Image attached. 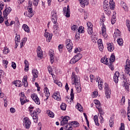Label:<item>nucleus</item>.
<instances>
[{"label":"nucleus","instance_id":"1","mask_svg":"<svg viewBox=\"0 0 130 130\" xmlns=\"http://www.w3.org/2000/svg\"><path fill=\"white\" fill-rule=\"evenodd\" d=\"M72 81L74 82L73 85H75L76 86H80V77L75 74V72L72 73Z\"/></svg>","mask_w":130,"mask_h":130},{"label":"nucleus","instance_id":"2","mask_svg":"<svg viewBox=\"0 0 130 130\" xmlns=\"http://www.w3.org/2000/svg\"><path fill=\"white\" fill-rule=\"evenodd\" d=\"M23 125L25 126V128H26L27 129H29V128H30V126H31V121H30L29 118H24Z\"/></svg>","mask_w":130,"mask_h":130},{"label":"nucleus","instance_id":"3","mask_svg":"<svg viewBox=\"0 0 130 130\" xmlns=\"http://www.w3.org/2000/svg\"><path fill=\"white\" fill-rule=\"evenodd\" d=\"M105 91L106 94V97L108 99V98H110V95H111V90L108 87V84L107 83H105Z\"/></svg>","mask_w":130,"mask_h":130},{"label":"nucleus","instance_id":"4","mask_svg":"<svg viewBox=\"0 0 130 130\" xmlns=\"http://www.w3.org/2000/svg\"><path fill=\"white\" fill-rule=\"evenodd\" d=\"M66 48L68 49L69 52H71L72 51V49H73V43L70 39H68L66 41Z\"/></svg>","mask_w":130,"mask_h":130},{"label":"nucleus","instance_id":"5","mask_svg":"<svg viewBox=\"0 0 130 130\" xmlns=\"http://www.w3.org/2000/svg\"><path fill=\"white\" fill-rule=\"evenodd\" d=\"M63 15L67 17V18H70V6L68 5L67 7H64L63 8Z\"/></svg>","mask_w":130,"mask_h":130},{"label":"nucleus","instance_id":"6","mask_svg":"<svg viewBox=\"0 0 130 130\" xmlns=\"http://www.w3.org/2000/svg\"><path fill=\"white\" fill-rule=\"evenodd\" d=\"M52 16V22L55 24H56V22H57V15H56V12L53 11L51 13Z\"/></svg>","mask_w":130,"mask_h":130},{"label":"nucleus","instance_id":"7","mask_svg":"<svg viewBox=\"0 0 130 130\" xmlns=\"http://www.w3.org/2000/svg\"><path fill=\"white\" fill-rule=\"evenodd\" d=\"M70 96H71V98H70V97L69 96H67L66 98V100L67 102H68V103H70L71 101H73L75 97V94H74V89L73 88L71 89Z\"/></svg>","mask_w":130,"mask_h":130},{"label":"nucleus","instance_id":"8","mask_svg":"<svg viewBox=\"0 0 130 130\" xmlns=\"http://www.w3.org/2000/svg\"><path fill=\"white\" fill-rule=\"evenodd\" d=\"M12 12V8L11 7H8L4 10L3 11V15L4 17L6 18V19H8V15H9V14Z\"/></svg>","mask_w":130,"mask_h":130},{"label":"nucleus","instance_id":"9","mask_svg":"<svg viewBox=\"0 0 130 130\" xmlns=\"http://www.w3.org/2000/svg\"><path fill=\"white\" fill-rule=\"evenodd\" d=\"M21 96L20 99V102L21 105H24V103H26V102H28L29 100L26 99V96H25V94L24 93L21 92Z\"/></svg>","mask_w":130,"mask_h":130},{"label":"nucleus","instance_id":"10","mask_svg":"<svg viewBox=\"0 0 130 130\" xmlns=\"http://www.w3.org/2000/svg\"><path fill=\"white\" fill-rule=\"evenodd\" d=\"M31 99L35 102L36 104L38 105H40V100H39V98L37 96V94H34L31 95Z\"/></svg>","mask_w":130,"mask_h":130},{"label":"nucleus","instance_id":"11","mask_svg":"<svg viewBox=\"0 0 130 130\" xmlns=\"http://www.w3.org/2000/svg\"><path fill=\"white\" fill-rule=\"evenodd\" d=\"M70 118L68 116H66L63 117V119L61 121V125H64V124H68L69 120H70Z\"/></svg>","mask_w":130,"mask_h":130},{"label":"nucleus","instance_id":"12","mask_svg":"<svg viewBox=\"0 0 130 130\" xmlns=\"http://www.w3.org/2000/svg\"><path fill=\"white\" fill-rule=\"evenodd\" d=\"M32 74L33 75L32 82H34L36 78H38V71L37 69H33Z\"/></svg>","mask_w":130,"mask_h":130},{"label":"nucleus","instance_id":"13","mask_svg":"<svg viewBox=\"0 0 130 130\" xmlns=\"http://www.w3.org/2000/svg\"><path fill=\"white\" fill-rule=\"evenodd\" d=\"M79 1L82 8H85V6L89 5V0H79Z\"/></svg>","mask_w":130,"mask_h":130},{"label":"nucleus","instance_id":"14","mask_svg":"<svg viewBox=\"0 0 130 130\" xmlns=\"http://www.w3.org/2000/svg\"><path fill=\"white\" fill-rule=\"evenodd\" d=\"M37 54H38V56L40 57V58H42V57L43 56L42 50L41 49V47H40V46H39L38 47Z\"/></svg>","mask_w":130,"mask_h":130},{"label":"nucleus","instance_id":"15","mask_svg":"<svg viewBox=\"0 0 130 130\" xmlns=\"http://www.w3.org/2000/svg\"><path fill=\"white\" fill-rule=\"evenodd\" d=\"M118 78H119V73L118 72H116L113 77L114 82H115L116 84L118 83Z\"/></svg>","mask_w":130,"mask_h":130},{"label":"nucleus","instance_id":"16","mask_svg":"<svg viewBox=\"0 0 130 130\" xmlns=\"http://www.w3.org/2000/svg\"><path fill=\"white\" fill-rule=\"evenodd\" d=\"M52 97L55 99V100H58V101H59L60 100V95H59V92H55L53 95Z\"/></svg>","mask_w":130,"mask_h":130},{"label":"nucleus","instance_id":"17","mask_svg":"<svg viewBox=\"0 0 130 130\" xmlns=\"http://www.w3.org/2000/svg\"><path fill=\"white\" fill-rule=\"evenodd\" d=\"M27 10L28 12V17L29 18H32L34 14H33V9L31 7H27Z\"/></svg>","mask_w":130,"mask_h":130},{"label":"nucleus","instance_id":"18","mask_svg":"<svg viewBox=\"0 0 130 130\" xmlns=\"http://www.w3.org/2000/svg\"><path fill=\"white\" fill-rule=\"evenodd\" d=\"M123 87H125V90L128 92L129 91V84L127 83V81H123L122 82Z\"/></svg>","mask_w":130,"mask_h":130},{"label":"nucleus","instance_id":"19","mask_svg":"<svg viewBox=\"0 0 130 130\" xmlns=\"http://www.w3.org/2000/svg\"><path fill=\"white\" fill-rule=\"evenodd\" d=\"M103 8L105 13L109 14V15H110L111 14V12L109 11H110V9H109V6L105 5H103Z\"/></svg>","mask_w":130,"mask_h":130},{"label":"nucleus","instance_id":"20","mask_svg":"<svg viewBox=\"0 0 130 130\" xmlns=\"http://www.w3.org/2000/svg\"><path fill=\"white\" fill-rule=\"evenodd\" d=\"M45 37L46 38L47 40H48L49 42H50V40H51L52 38V35H51L48 32H46L45 33Z\"/></svg>","mask_w":130,"mask_h":130},{"label":"nucleus","instance_id":"21","mask_svg":"<svg viewBox=\"0 0 130 130\" xmlns=\"http://www.w3.org/2000/svg\"><path fill=\"white\" fill-rule=\"evenodd\" d=\"M94 103L96 105V108H97L98 110H100V108H101V104L100 103V102L98 101V100H94Z\"/></svg>","mask_w":130,"mask_h":130},{"label":"nucleus","instance_id":"22","mask_svg":"<svg viewBox=\"0 0 130 130\" xmlns=\"http://www.w3.org/2000/svg\"><path fill=\"white\" fill-rule=\"evenodd\" d=\"M107 48L109 51H113L114 50V47L113 45L111 44V43H107Z\"/></svg>","mask_w":130,"mask_h":130},{"label":"nucleus","instance_id":"23","mask_svg":"<svg viewBox=\"0 0 130 130\" xmlns=\"http://www.w3.org/2000/svg\"><path fill=\"white\" fill-rule=\"evenodd\" d=\"M109 4L110 9L111 10H114L115 8V3H114V2H113V0H110Z\"/></svg>","mask_w":130,"mask_h":130},{"label":"nucleus","instance_id":"24","mask_svg":"<svg viewBox=\"0 0 130 130\" xmlns=\"http://www.w3.org/2000/svg\"><path fill=\"white\" fill-rule=\"evenodd\" d=\"M13 85H15L16 87H21L22 82L20 80H16L13 82Z\"/></svg>","mask_w":130,"mask_h":130},{"label":"nucleus","instance_id":"25","mask_svg":"<svg viewBox=\"0 0 130 130\" xmlns=\"http://www.w3.org/2000/svg\"><path fill=\"white\" fill-rule=\"evenodd\" d=\"M22 27L23 28L24 31L27 32V33H29V32H30V28H29V26H28L27 24H23L22 25Z\"/></svg>","mask_w":130,"mask_h":130},{"label":"nucleus","instance_id":"26","mask_svg":"<svg viewBox=\"0 0 130 130\" xmlns=\"http://www.w3.org/2000/svg\"><path fill=\"white\" fill-rule=\"evenodd\" d=\"M22 82L24 87H27V86H28V82L27 81V76H24Z\"/></svg>","mask_w":130,"mask_h":130},{"label":"nucleus","instance_id":"27","mask_svg":"<svg viewBox=\"0 0 130 130\" xmlns=\"http://www.w3.org/2000/svg\"><path fill=\"white\" fill-rule=\"evenodd\" d=\"M76 108L78 109L79 111H83V107H82V105H81V104L79 103H78L76 106Z\"/></svg>","mask_w":130,"mask_h":130},{"label":"nucleus","instance_id":"28","mask_svg":"<svg viewBox=\"0 0 130 130\" xmlns=\"http://www.w3.org/2000/svg\"><path fill=\"white\" fill-rule=\"evenodd\" d=\"M101 62L104 63L105 64H107L108 63V59L105 56L101 59Z\"/></svg>","mask_w":130,"mask_h":130},{"label":"nucleus","instance_id":"29","mask_svg":"<svg viewBox=\"0 0 130 130\" xmlns=\"http://www.w3.org/2000/svg\"><path fill=\"white\" fill-rule=\"evenodd\" d=\"M94 121L95 122V125H96L98 126H99V122L98 121V116L95 115L93 117Z\"/></svg>","mask_w":130,"mask_h":130},{"label":"nucleus","instance_id":"30","mask_svg":"<svg viewBox=\"0 0 130 130\" xmlns=\"http://www.w3.org/2000/svg\"><path fill=\"white\" fill-rule=\"evenodd\" d=\"M71 125H73L74 127H78L80 126V124L77 121L71 122Z\"/></svg>","mask_w":130,"mask_h":130},{"label":"nucleus","instance_id":"31","mask_svg":"<svg viewBox=\"0 0 130 130\" xmlns=\"http://www.w3.org/2000/svg\"><path fill=\"white\" fill-rule=\"evenodd\" d=\"M44 92L46 94V97H49V95H50V93H49V89H48V88L45 87L44 88Z\"/></svg>","mask_w":130,"mask_h":130},{"label":"nucleus","instance_id":"32","mask_svg":"<svg viewBox=\"0 0 130 130\" xmlns=\"http://www.w3.org/2000/svg\"><path fill=\"white\" fill-rule=\"evenodd\" d=\"M49 54H50V60L51 61V63H53L54 61V57L53 56V54L50 53V51H49Z\"/></svg>","mask_w":130,"mask_h":130},{"label":"nucleus","instance_id":"33","mask_svg":"<svg viewBox=\"0 0 130 130\" xmlns=\"http://www.w3.org/2000/svg\"><path fill=\"white\" fill-rule=\"evenodd\" d=\"M47 114L49 117H54V113L50 110L47 111Z\"/></svg>","mask_w":130,"mask_h":130},{"label":"nucleus","instance_id":"34","mask_svg":"<svg viewBox=\"0 0 130 130\" xmlns=\"http://www.w3.org/2000/svg\"><path fill=\"white\" fill-rule=\"evenodd\" d=\"M66 129L67 130H72L73 129V127H72L71 123H68L66 126H65Z\"/></svg>","mask_w":130,"mask_h":130},{"label":"nucleus","instance_id":"35","mask_svg":"<svg viewBox=\"0 0 130 130\" xmlns=\"http://www.w3.org/2000/svg\"><path fill=\"white\" fill-rule=\"evenodd\" d=\"M61 110H66L67 109V104L62 103L60 105Z\"/></svg>","mask_w":130,"mask_h":130},{"label":"nucleus","instance_id":"36","mask_svg":"<svg viewBox=\"0 0 130 130\" xmlns=\"http://www.w3.org/2000/svg\"><path fill=\"white\" fill-rule=\"evenodd\" d=\"M114 60H115V56L112 54L110 58V62H114Z\"/></svg>","mask_w":130,"mask_h":130},{"label":"nucleus","instance_id":"37","mask_svg":"<svg viewBox=\"0 0 130 130\" xmlns=\"http://www.w3.org/2000/svg\"><path fill=\"white\" fill-rule=\"evenodd\" d=\"M37 112L34 111L32 112L33 116H32L33 119H37L38 118V116H37Z\"/></svg>","mask_w":130,"mask_h":130},{"label":"nucleus","instance_id":"38","mask_svg":"<svg viewBox=\"0 0 130 130\" xmlns=\"http://www.w3.org/2000/svg\"><path fill=\"white\" fill-rule=\"evenodd\" d=\"M83 29H84V27L80 26L78 29V31L79 32V33H84V32H85V30H84Z\"/></svg>","mask_w":130,"mask_h":130},{"label":"nucleus","instance_id":"39","mask_svg":"<svg viewBox=\"0 0 130 130\" xmlns=\"http://www.w3.org/2000/svg\"><path fill=\"white\" fill-rule=\"evenodd\" d=\"M77 61H77L76 58L74 57L72 59H71L70 61V63H71V64H75V63H76V62H77Z\"/></svg>","mask_w":130,"mask_h":130},{"label":"nucleus","instance_id":"40","mask_svg":"<svg viewBox=\"0 0 130 130\" xmlns=\"http://www.w3.org/2000/svg\"><path fill=\"white\" fill-rule=\"evenodd\" d=\"M126 25L128 28V31L130 32V21L129 20H126Z\"/></svg>","mask_w":130,"mask_h":130},{"label":"nucleus","instance_id":"41","mask_svg":"<svg viewBox=\"0 0 130 130\" xmlns=\"http://www.w3.org/2000/svg\"><path fill=\"white\" fill-rule=\"evenodd\" d=\"M117 42L119 44V45H121L123 43V40H122V39H118L117 40Z\"/></svg>","mask_w":130,"mask_h":130},{"label":"nucleus","instance_id":"42","mask_svg":"<svg viewBox=\"0 0 130 130\" xmlns=\"http://www.w3.org/2000/svg\"><path fill=\"white\" fill-rule=\"evenodd\" d=\"M9 52H10V51H9V48L6 47L4 48V49L3 50V53H4V54H8Z\"/></svg>","mask_w":130,"mask_h":130},{"label":"nucleus","instance_id":"43","mask_svg":"<svg viewBox=\"0 0 130 130\" xmlns=\"http://www.w3.org/2000/svg\"><path fill=\"white\" fill-rule=\"evenodd\" d=\"M88 33L89 35H92V34L93 33V27H88Z\"/></svg>","mask_w":130,"mask_h":130},{"label":"nucleus","instance_id":"44","mask_svg":"<svg viewBox=\"0 0 130 130\" xmlns=\"http://www.w3.org/2000/svg\"><path fill=\"white\" fill-rule=\"evenodd\" d=\"M32 3L34 4V6H35L36 7L38 6V4L39 3V0H32Z\"/></svg>","mask_w":130,"mask_h":130},{"label":"nucleus","instance_id":"45","mask_svg":"<svg viewBox=\"0 0 130 130\" xmlns=\"http://www.w3.org/2000/svg\"><path fill=\"white\" fill-rule=\"evenodd\" d=\"M115 34H116V36H117V37L120 36V35H121L120 31L118 29H116Z\"/></svg>","mask_w":130,"mask_h":130},{"label":"nucleus","instance_id":"46","mask_svg":"<svg viewBox=\"0 0 130 130\" xmlns=\"http://www.w3.org/2000/svg\"><path fill=\"white\" fill-rule=\"evenodd\" d=\"M102 31L103 34H104V32H106V27H105V25H104V23L102 27Z\"/></svg>","mask_w":130,"mask_h":130},{"label":"nucleus","instance_id":"47","mask_svg":"<svg viewBox=\"0 0 130 130\" xmlns=\"http://www.w3.org/2000/svg\"><path fill=\"white\" fill-rule=\"evenodd\" d=\"M71 29L73 31H77V30H78V26L74 25L71 27Z\"/></svg>","mask_w":130,"mask_h":130},{"label":"nucleus","instance_id":"48","mask_svg":"<svg viewBox=\"0 0 130 130\" xmlns=\"http://www.w3.org/2000/svg\"><path fill=\"white\" fill-rule=\"evenodd\" d=\"M3 63L5 66V69H7L8 68V63H9V61H8V60H4Z\"/></svg>","mask_w":130,"mask_h":130},{"label":"nucleus","instance_id":"49","mask_svg":"<svg viewBox=\"0 0 130 130\" xmlns=\"http://www.w3.org/2000/svg\"><path fill=\"white\" fill-rule=\"evenodd\" d=\"M5 75V72L3 70H0V79ZM2 83V80L0 79V84Z\"/></svg>","mask_w":130,"mask_h":130},{"label":"nucleus","instance_id":"50","mask_svg":"<svg viewBox=\"0 0 130 130\" xmlns=\"http://www.w3.org/2000/svg\"><path fill=\"white\" fill-rule=\"evenodd\" d=\"M99 45V48L101 51H102L103 50V49L104 48V47L103 46V44H98Z\"/></svg>","mask_w":130,"mask_h":130},{"label":"nucleus","instance_id":"51","mask_svg":"<svg viewBox=\"0 0 130 130\" xmlns=\"http://www.w3.org/2000/svg\"><path fill=\"white\" fill-rule=\"evenodd\" d=\"M103 85V83L102 82V80H101V82L100 83H99V88L100 89V90H102L103 87L102 86Z\"/></svg>","mask_w":130,"mask_h":130},{"label":"nucleus","instance_id":"52","mask_svg":"<svg viewBox=\"0 0 130 130\" xmlns=\"http://www.w3.org/2000/svg\"><path fill=\"white\" fill-rule=\"evenodd\" d=\"M12 68H13V69L14 70H16V68H17V65L16 64V63L14 62H12Z\"/></svg>","mask_w":130,"mask_h":130},{"label":"nucleus","instance_id":"53","mask_svg":"<svg viewBox=\"0 0 130 130\" xmlns=\"http://www.w3.org/2000/svg\"><path fill=\"white\" fill-rule=\"evenodd\" d=\"M15 42H20V35H18L16 36L15 39Z\"/></svg>","mask_w":130,"mask_h":130},{"label":"nucleus","instance_id":"54","mask_svg":"<svg viewBox=\"0 0 130 130\" xmlns=\"http://www.w3.org/2000/svg\"><path fill=\"white\" fill-rule=\"evenodd\" d=\"M82 56L83 55H82V54L79 53H77V54L75 55V57H79L78 59H81Z\"/></svg>","mask_w":130,"mask_h":130},{"label":"nucleus","instance_id":"55","mask_svg":"<svg viewBox=\"0 0 130 130\" xmlns=\"http://www.w3.org/2000/svg\"><path fill=\"white\" fill-rule=\"evenodd\" d=\"M119 130H125L124 128V123H121V126Z\"/></svg>","mask_w":130,"mask_h":130},{"label":"nucleus","instance_id":"56","mask_svg":"<svg viewBox=\"0 0 130 130\" xmlns=\"http://www.w3.org/2000/svg\"><path fill=\"white\" fill-rule=\"evenodd\" d=\"M76 41H79V39H80V34H76L75 36Z\"/></svg>","mask_w":130,"mask_h":130},{"label":"nucleus","instance_id":"57","mask_svg":"<svg viewBox=\"0 0 130 130\" xmlns=\"http://www.w3.org/2000/svg\"><path fill=\"white\" fill-rule=\"evenodd\" d=\"M92 97H97L98 96V91H94L92 94Z\"/></svg>","mask_w":130,"mask_h":130},{"label":"nucleus","instance_id":"58","mask_svg":"<svg viewBox=\"0 0 130 130\" xmlns=\"http://www.w3.org/2000/svg\"><path fill=\"white\" fill-rule=\"evenodd\" d=\"M62 48H63L62 45H61V44L59 45L58 49H59V51L60 52H61V51H62V50H61V49H62Z\"/></svg>","mask_w":130,"mask_h":130},{"label":"nucleus","instance_id":"59","mask_svg":"<svg viewBox=\"0 0 130 130\" xmlns=\"http://www.w3.org/2000/svg\"><path fill=\"white\" fill-rule=\"evenodd\" d=\"M90 82H93V80H95V76L92 75H90Z\"/></svg>","mask_w":130,"mask_h":130},{"label":"nucleus","instance_id":"60","mask_svg":"<svg viewBox=\"0 0 130 130\" xmlns=\"http://www.w3.org/2000/svg\"><path fill=\"white\" fill-rule=\"evenodd\" d=\"M122 7L123 9L125 10V11H126V10H127V7H126V5L124 3H123Z\"/></svg>","mask_w":130,"mask_h":130},{"label":"nucleus","instance_id":"61","mask_svg":"<svg viewBox=\"0 0 130 130\" xmlns=\"http://www.w3.org/2000/svg\"><path fill=\"white\" fill-rule=\"evenodd\" d=\"M109 67L110 69H111V71H113L114 69L113 68V65H112V62H110V64L109 65Z\"/></svg>","mask_w":130,"mask_h":130},{"label":"nucleus","instance_id":"62","mask_svg":"<svg viewBox=\"0 0 130 130\" xmlns=\"http://www.w3.org/2000/svg\"><path fill=\"white\" fill-rule=\"evenodd\" d=\"M87 27H88V28H92V27H93V24H92V23H91V22L87 23Z\"/></svg>","mask_w":130,"mask_h":130},{"label":"nucleus","instance_id":"63","mask_svg":"<svg viewBox=\"0 0 130 130\" xmlns=\"http://www.w3.org/2000/svg\"><path fill=\"white\" fill-rule=\"evenodd\" d=\"M10 112L11 113H15L16 112V110L14 108H10Z\"/></svg>","mask_w":130,"mask_h":130},{"label":"nucleus","instance_id":"64","mask_svg":"<svg viewBox=\"0 0 130 130\" xmlns=\"http://www.w3.org/2000/svg\"><path fill=\"white\" fill-rule=\"evenodd\" d=\"M24 63L25 64V66H29V62L27 60H24Z\"/></svg>","mask_w":130,"mask_h":130}]
</instances>
